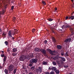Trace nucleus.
<instances>
[{"label": "nucleus", "instance_id": "17", "mask_svg": "<svg viewBox=\"0 0 74 74\" xmlns=\"http://www.w3.org/2000/svg\"><path fill=\"white\" fill-rule=\"evenodd\" d=\"M4 13V11L3 10L2 11H0V18L1 17V15L3 14Z\"/></svg>", "mask_w": 74, "mask_h": 74}, {"label": "nucleus", "instance_id": "54", "mask_svg": "<svg viewBox=\"0 0 74 74\" xmlns=\"http://www.w3.org/2000/svg\"><path fill=\"white\" fill-rule=\"evenodd\" d=\"M12 39L13 41L14 40V39H15V38L13 37V38H12Z\"/></svg>", "mask_w": 74, "mask_h": 74}, {"label": "nucleus", "instance_id": "19", "mask_svg": "<svg viewBox=\"0 0 74 74\" xmlns=\"http://www.w3.org/2000/svg\"><path fill=\"white\" fill-rule=\"evenodd\" d=\"M71 19L72 20H73L74 19V17L73 16H71L69 17V19Z\"/></svg>", "mask_w": 74, "mask_h": 74}, {"label": "nucleus", "instance_id": "33", "mask_svg": "<svg viewBox=\"0 0 74 74\" xmlns=\"http://www.w3.org/2000/svg\"><path fill=\"white\" fill-rule=\"evenodd\" d=\"M15 20H16V17H14L13 18V22L15 21Z\"/></svg>", "mask_w": 74, "mask_h": 74}, {"label": "nucleus", "instance_id": "9", "mask_svg": "<svg viewBox=\"0 0 74 74\" xmlns=\"http://www.w3.org/2000/svg\"><path fill=\"white\" fill-rule=\"evenodd\" d=\"M19 59L20 61H23L25 59V57L24 56H21L20 57Z\"/></svg>", "mask_w": 74, "mask_h": 74}, {"label": "nucleus", "instance_id": "37", "mask_svg": "<svg viewBox=\"0 0 74 74\" xmlns=\"http://www.w3.org/2000/svg\"><path fill=\"white\" fill-rule=\"evenodd\" d=\"M67 41H69V39H66L64 41V42H67Z\"/></svg>", "mask_w": 74, "mask_h": 74}, {"label": "nucleus", "instance_id": "55", "mask_svg": "<svg viewBox=\"0 0 74 74\" xmlns=\"http://www.w3.org/2000/svg\"><path fill=\"white\" fill-rule=\"evenodd\" d=\"M61 64H63V62L62 61L61 62Z\"/></svg>", "mask_w": 74, "mask_h": 74}, {"label": "nucleus", "instance_id": "2", "mask_svg": "<svg viewBox=\"0 0 74 74\" xmlns=\"http://www.w3.org/2000/svg\"><path fill=\"white\" fill-rule=\"evenodd\" d=\"M35 73H38V72L39 73H41V72H42V68L41 67L39 66L38 69H36L35 70Z\"/></svg>", "mask_w": 74, "mask_h": 74}, {"label": "nucleus", "instance_id": "41", "mask_svg": "<svg viewBox=\"0 0 74 74\" xmlns=\"http://www.w3.org/2000/svg\"><path fill=\"white\" fill-rule=\"evenodd\" d=\"M33 56H33V54H30V57H31L32 58H33Z\"/></svg>", "mask_w": 74, "mask_h": 74}, {"label": "nucleus", "instance_id": "62", "mask_svg": "<svg viewBox=\"0 0 74 74\" xmlns=\"http://www.w3.org/2000/svg\"><path fill=\"white\" fill-rule=\"evenodd\" d=\"M11 37L12 38L13 37H12V35H11Z\"/></svg>", "mask_w": 74, "mask_h": 74}, {"label": "nucleus", "instance_id": "1", "mask_svg": "<svg viewBox=\"0 0 74 74\" xmlns=\"http://www.w3.org/2000/svg\"><path fill=\"white\" fill-rule=\"evenodd\" d=\"M62 28L63 29H64L65 28H69V30L71 33H73V31H74L73 28H71V27L69 25H63L62 27Z\"/></svg>", "mask_w": 74, "mask_h": 74}, {"label": "nucleus", "instance_id": "15", "mask_svg": "<svg viewBox=\"0 0 74 74\" xmlns=\"http://www.w3.org/2000/svg\"><path fill=\"white\" fill-rule=\"evenodd\" d=\"M6 59L7 58L6 57H4L3 59V64H5V62H6Z\"/></svg>", "mask_w": 74, "mask_h": 74}, {"label": "nucleus", "instance_id": "28", "mask_svg": "<svg viewBox=\"0 0 74 74\" xmlns=\"http://www.w3.org/2000/svg\"><path fill=\"white\" fill-rule=\"evenodd\" d=\"M52 40H53V42H56V40L55 39V38H54V37L53 38Z\"/></svg>", "mask_w": 74, "mask_h": 74}, {"label": "nucleus", "instance_id": "49", "mask_svg": "<svg viewBox=\"0 0 74 74\" xmlns=\"http://www.w3.org/2000/svg\"><path fill=\"white\" fill-rule=\"evenodd\" d=\"M3 69V67L1 66H0V69Z\"/></svg>", "mask_w": 74, "mask_h": 74}, {"label": "nucleus", "instance_id": "42", "mask_svg": "<svg viewBox=\"0 0 74 74\" xmlns=\"http://www.w3.org/2000/svg\"><path fill=\"white\" fill-rule=\"evenodd\" d=\"M51 29L52 32V33H54V34H55V32L54 30H53V29Z\"/></svg>", "mask_w": 74, "mask_h": 74}, {"label": "nucleus", "instance_id": "4", "mask_svg": "<svg viewBox=\"0 0 74 74\" xmlns=\"http://www.w3.org/2000/svg\"><path fill=\"white\" fill-rule=\"evenodd\" d=\"M14 65L11 64L8 67V69L9 71H12L14 70Z\"/></svg>", "mask_w": 74, "mask_h": 74}, {"label": "nucleus", "instance_id": "11", "mask_svg": "<svg viewBox=\"0 0 74 74\" xmlns=\"http://www.w3.org/2000/svg\"><path fill=\"white\" fill-rule=\"evenodd\" d=\"M57 48L58 49H61L62 48V46L60 45H58L57 46Z\"/></svg>", "mask_w": 74, "mask_h": 74}, {"label": "nucleus", "instance_id": "46", "mask_svg": "<svg viewBox=\"0 0 74 74\" xmlns=\"http://www.w3.org/2000/svg\"><path fill=\"white\" fill-rule=\"evenodd\" d=\"M45 74H50V73L49 72H46Z\"/></svg>", "mask_w": 74, "mask_h": 74}, {"label": "nucleus", "instance_id": "24", "mask_svg": "<svg viewBox=\"0 0 74 74\" xmlns=\"http://www.w3.org/2000/svg\"><path fill=\"white\" fill-rule=\"evenodd\" d=\"M48 21H49V22H51L53 21V19H52L51 18H49L47 19Z\"/></svg>", "mask_w": 74, "mask_h": 74}, {"label": "nucleus", "instance_id": "13", "mask_svg": "<svg viewBox=\"0 0 74 74\" xmlns=\"http://www.w3.org/2000/svg\"><path fill=\"white\" fill-rule=\"evenodd\" d=\"M59 58L61 59H62V60L63 61V62H65V61H66L65 58H64L63 57H60Z\"/></svg>", "mask_w": 74, "mask_h": 74}, {"label": "nucleus", "instance_id": "63", "mask_svg": "<svg viewBox=\"0 0 74 74\" xmlns=\"http://www.w3.org/2000/svg\"><path fill=\"white\" fill-rule=\"evenodd\" d=\"M69 74H72L71 73H69Z\"/></svg>", "mask_w": 74, "mask_h": 74}, {"label": "nucleus", "instance_id": "25", "mask_svg": "<svg viewBox=\"0 0 74 74\" xmlns=\"http://www.w3.org/2000/svg\"><path fill=\"white\" fill-rule=\"evenodd\" d=\"M29 49H29V47L28 48H26L25 49V52H27V51H29Z\"/></svg>", "mask_w": 74, "mask_h": 74}, {"label": "nucleus", "instance_id": "57", "mask_svg": "<svg viewBox=\"0 0 74 74\" xmlns=\"http://www.w3.org/2000/svg\"><path fill=\"white\" fill-rule=\"evenodd\" d=\"M55 10H56H56H57V8H55Z\"/></svg>", "mask_w": 74, "mask_h": 74}, {"label": "nucleus", "instance_id": "5", "mask_svg": "<svg viewBox=\"0 0 74 74\" xmlns=\"http://www.w3.org/2000/svg\"><path fill=\"white\" fill-rule=\"evenodd\" d=\"M47 50L48 52L50 54H51V55H54L53 53L55 52V51H52V50H51V49H47Z\"/></svg>", "mask_w": 74, "mask_h": 74}, {"label": "nucleus", "instance_id": "14", "mask_svg": "<svg viewBox=\"0 0 74 74\" xmlns=\"http://www.w3.org/2000/svg\"><path fill=\"white\" fill-rule=\"evenodd\" d=\"M56 70V68L55 67H52L51 70L52 71H55Z\"/></svg>", "mask_w": 74, "mask_h": 74}, {"label": "nucleus", "instance_id": "52", "mask_svg": "<svg viewBox=\"0 0 74 74\" xmlns=\"http://www.w3.org/2000/svg\"><path fill=\"white\" fill-rule=\"evenodd\" d=\"M7 51L8 52H9V51H10V50L9 49H7Z\"/></svg>", "mask_w": 74, "mask_h": 74}, {"label": "nucleus", "instance_id": "40", "mask_svg": "<svg viewBox=\"0 0 74 74\" xmlns=\"http://www.w3.org/2000/svg\"><path fill=\"white\" fill-rule=\"evenodd\" d=\"M64 67L65 68H67L69 67V66L68 65H64Z\"/></svg>", "mask_w": 74, "mask_h": 74}, {"label": "nucleus", "instance_id": "50", "mask_svg": "<svg viewBox=\"0 0 74 74\" xmlns=\"http://www.w3.org/2000/svg\"><path fill=\"white\" fill-rule=\"evenodd\" d=\"M23 69H24V70H25V69H26V68L25 67H23Z\"/></svg>", "mask_w": 74, "mask_h": 74}, {"label": "nucleus", "instance_id": "30", "mask_svg": "<svg viewBox=\"0 0 74 74\" xmlns=\"http://www.w3.org/2000/svg\"><path fill=\"white\" fill-rule=\"evenodd\" d=\"M53 64L54 66H56V62L55 61L53 62Z\"/></svg>", "mask_w": 74, "mask_h": 74}, {"label": "nucleus", "instance_id": "8", "mask_svg": "<svg viewBox=\"0 0 74 74\" xmlns=\"http://www.w3.org/2000/svg\"><path fill=\"white\" fill-rule=\"evenodd\" d=\"M42 53L44 55V56H47V58H48V55L47 53L46 52V50L45 49H43L41 51Z\"/></svg>", "mask_w": 74, "mask_h": 74}, {"label": "nucleus", "instance_id": "44", "mask_svg": "<svg viewBox=\"0 0 74 74\" xmlns=\"http://www.w3.org/2000/svg\"><path fill=\"white\" fill-rule=\"evenodd\" d=\"M28 74H34V73L33 72H30L28 73Z\"/></svg>", "mask_w": 74, "mask_h": 74}, {"label": "nucleus", "instance_id": "43", "mask_svg": "<svg viewBox=\"0 0 74 74\" xmlns=\"http://www.w3.org/2000/svg\"><path fill=\"white\" fill-rule=\"evenodd\" d=\"M14 6H12L11 8L12 10H14Z\"/></svg>", "mask_w": 74, "mask_h": 74}, {"label": "nucleus", "instance_id": "6", "mask_svg": "<svg viewBox=\"0 0 74 74\" xmlns=\"http://www.w3.org/2000/svg\"><path fill=\"white\" fill-rule=\"evenodd\" d=\"M43 49H40V48H38V47H36L34 49V51H35V52H41L42 53V50Z\"/></svg>", "mask_w": 74, "mask_h": 74}, {"label": "nucleus", "instance_id": "56", "mask_svg": "<svg viewBox=\"0 0 74 74\" xmlns=\"http://www.w3.org/2000/svg\"><path fill=\"white\" fill-rule=\"evenodd\" d=\"M71 1L72 2V3L74 2V0H71Z\"/></svg>", "mask_w": 74, "mask_h": 74}, {"label": "nucleus", "instance_id": "20", "mask_svg": "<svg viewBox=\"0 0 74 74\" xmlns=\"http://www.w3.org/2000/svg\"><path fill=\"white\" fill-rule=\"evenodd\" d=\"M33 63L31 62V61H30V63L29 64V67H32V66H33Z\"/></svg>", "mask_w": 74, "mask_h": 74}, {"label": "nucleus", "instance_id": "47", "mask_svg": "<svg viewBox=\"0 0 74 74\" xmlns=\"http://www.w3.org/2000/svg\"><path fill=\"white\" fill-rule=\"evenodd\" d=\"M68 41H69V42L71 40V38H70L69 39H68Z\"/></svg>", "mask_w": 74, "mask_h": 74}, {"label": "nucleus", "instance_id": "35", "mask_svg": "<svg viewBox=\"0 0 74 74\" xmlns=\"http://www.w3.org/2000/svg\"><path fill=\"white\" fill-rule=\"evenodd\" d=\"M42 3L44 5H45L46 4V3H45V1H42Z\"/></svg>", "mask_w": 74, "mask_h": 74}, {"label": "nucleus", "instance_id": "29", "mask_svg": "<svg viewBox=\"0 0 74 74\" xmlns=\"http://www.w3.org/2000/svg\"><path fill=\"white\" fill-rule=\"evenodd\" d=\"M34 69H35V67L34 66H32L31 68V70H32V71H33L34 70Z\"/></svg>", "mask_w": 74, "mask_h": 74}, {"label": "nucleus", "instance_id": "34", "mask_svg": "<svg viewBox=\"0 0 74 74\" xmlns=\"http://www.w3.org/2000/svg\"><path fill=\"white\" fill-rule=\"evenodd\" d=\"M53 66H51L49 67V70H52V68Z\"/></svg>", "mask_w": 74, "mask_h": 74}, {"label": "nucleus", "instance_id": "23", "mask_svg": "<svg viewBox=\"0 0 74 74\" xmlns=\"http://www.w3.org/2000/svg\"><path fill=\"white\" fill-rule=\"evenodd\" d=\"M47 64H48V62H43V63H42L43 65H47Z\"/></svg>", "mask_w": 74, "mask_h": 74}, {"label": "nucleus", "instance_id": "16", "mask_svg": "<svg viewBox=\"0 0 74 74\" xmlns=\"http://www.w3.org/2000/svg\"><path fill=\"white\" fill-rule=\"evenodd\" d=\"M1 56L2 58H3V57H4V58H7V56H5V55L4 54H3V53L1 54Z\"/></svg>", "mask_w": 74, "mask_h": 74}, {"label": "nucleus", "instance_id": "38", "mask_svg": "<svg viewBox=\"0 0 74 74\" xmlns=\"http://www.w3.org/2000/svg\"><path fill=\"white\" fill-rule=\"evenodd\" d=\"M55 73V72H53V71H51L50 73V74H54Z\"/></svg>", "mask_w": 74, "mask_h": 74}, {"label": "nucleus", "instance_id": "36", "mask_svg": "<svg viewBox=\"0 0 74 74\" xmlns=\"http://www.w3.org/2000/svg\"><path fill=\"white\" fill-rule=\"evenodd\" d=\"M35 31H36V29H33L32 30V32L33 33H34V32Z\"/></svg>", "mask_w": 74, "mask_h": 74}, {"label": "nucleus", "instance_id": "61", "mask_svg": "<svg viewBox=\"0 0 74 74\" xmlns=\"http://www.w3.org/2000/svg\"><path fill=\"white\" fill-rule=\"evenodd\" d=\"M26 73H27V71L26 72Z\"/></svg>", "mask_w": 74, "mask_h": 74}, {"label": "nucleus", "instance_id": "48", "mask_svg": "<svg viewBox=\"0 0 74 74\" xmlns=\"http://www.w3.org/2000/svg\"><path fill=\"white\" fill-rule=\"evenodd\" d=\"M2 1V3H4V1H5V0H0V1Z\"/></svg>", "mask_w": 74, "mask_h": 74}, {"label": "nucleus", "instance_id": "39", "mask_svg": "<svg viewBox=\"0 0 74 74\" xmlns=\"http://www.w3.org/2000/svg\"><path fill=\"white\" fill-rule=\"evenodd\" d=\"M44 42H45V44H47V42H48V41H47V40H45Z\"/></svg>", "mask_w": 74, "mask_h": 74}, {"label": "nucleus", "instance_id": "18", "mask_svg": "<svg viewBox=\"0 0 74 74\" xmlns=\"http://www.w3.org/2000/svg\"><path fill=\"white\" fill-rule=\"evenodd\" d=\"M4 71L5 73V74H8V70H7V69H5L4 70Z\"/></svg>", "mask_w": 74, "mask_h": 74}, {"label": "nucleus", "instance_id": "27", "mask_svg": "<svg viewBox=\"0 0 74 74\" xmlns=\"http://www.w3.org/2000/svg\"><path fill=\"white\" fill-rule=\"evenodd\" d=\"M5 45H6V46H7V45H8V42L7 41H5Z\"/></svg>", "mask_w": 74, "mask_h": 74}, {"label": "nucleus", "instance_id": "60", "mask_svg": "<svg viewBox=\"0 0 74 74\" xmlns=\"http://www.w3.org/2000/svg\"><path fill=\"white\" fill-rule=\"evenodd\" d=\"M25 71H26V72L27 71V70H25Z\"/></svg>", "mask_w": 74, "mask_h": 74}, {"label": "nucleus", "instance_id": "53", "mask_svg": "<svg viewBox=\"0 0 74 74\" xmlns=\"http://www.w3.org/2000/svg\"><path fill=\"white\" fill-rule=\"evenodd\" d=\"M58 61H57V63H58V64H60V63H59V62H58Z\"/></svg>", "mask_w": 74, "mask_h": 74}, {"label": "nucleus", "instance_id": "26", "mask_svg": "<svg viewBox=\"0 0 74 74\" xmlns=\"http://www.w3.org/2000/svg\"><path fill=\"white\" fill-rule=\"evenodd\" d=\"M17 53H12V55L13 56H16V55H17Z\"/></svg>", "mask_w": 74, "mask_h": 74}, {"label": "nucleus", "instance_id": "64", "mask_svg": "<svg viewBox=\"0 0 74 74\" xmlns=\"http://www.w3.org/2000/svg\"><path fill=\"white\" fill-rule=\"evenodd\" d=\"M1 3V2H0Z\"/></svg>", "mask_w": 74, "mask_h": 74}, {"label": "nucleus", "instance_id": "12", "mask_svg": "<svg viewBox=\"0 0 74 74\" xmlns=\"http://www.w3.org/2000/svg\"><path fill=\"white\" fill-rule=\"evenodd\" d=\"M13 52H17L18 50L16 48H14L12 50Z\"/></svg>", "mask_w": 74, "mask_h": 74}, {"label": "nucleus", "instance_id": "58", "mask_svg": "<svg viewBox=\"0 0 74 74\" xmlns=\"http://www.w3.org/2000/svg\"><path fill=\"white\" fill-rule=\"evenodd\" d=\"M1 52H2V53H4V51H2Z\"/></svg>", "mask_w": 74, "mask_h": 74}, {"label": "nucleus", "instance_id": "7", "mask_svg": "<svg viewBox=\"0 0 74 74\" xmlns=\"http://www.w3.org/2000/svg\"><path fill=\"white\" fill-rule=\"evenodd\" d=\"M31 63H33V64L34 63H36L37 62V61L38 60L36 58H33L30 61Z\"/></svg>", "mask_w": 74, "mask_h": 74}, {"label": "nucleus", "instance_id": "22", "mask_svg": "<svg viewBox=\"0 0 74 74\" xmlns=\"http://www.w3.org/2000/svg\"><path fill=\"white\" fill-rule=\"evenodd\" d=\"M17 70V68H16L15 69H14V71H13V73L14 74H15L16 73V70Z\"/></svg>", "mask_w": 74, "mask_h": 74}, {"label": "nucleus", "instance_id": "51", "mask_svg": "<svg viewBox=\"0 0 74 74\" xmlns=\"http://www.w3.org/2000/svg\"><path fill=\"white\" fill-rule=\"evenodd\" d=\"M61 55H62V56H63L64 55V53H61Z\"/></svg>", "mask_w": 74, "mask_h": 74}, {"label": "nucleus", "instance_id": "59", "mask_svg": "<svg viewBox=\"0 0 74 74\" xmlns=\"http://www.w3.org/2000/svg\"><path fill=\"white\" fill-rule=\"evenodd\" d=\"M1 32V29H0V32Z\"/></svg>", "mask_w": 74, "mask_h": 74}, {"label": "nucleus", "instance_id": "3", "mask_svg": "<svg viewBox=\"0 0 74 74\" xmlns=\"http://www.w3.org/2000/svg\"><path fill=\"white\" fill-rule=\"evenodd\" d=\"M16 32H17V30H16L15 31L13 32H12L10 30L9 31L8 33V35L9 37H11V36H12V35L13 34L14 35L15 33H16Z\"/></svg>", "mask_w": 74, "mask_h": 74}, {"label": "nucleus", "instance_id": "45", "mask_svg": "<svg viewBox=\"0 0 74 74\" xmlns=\"http://www.w3.org/2000/svg\"><path fill=\"white\" fill-rule=\"evenodd\" d=\"M66 20H67L68 19H69V17L66 16L65 18Z\"/></svg>", "mask_w": 74, "mask_h": 74}, {"label": "nucleus", "instance_id": "10", "mask_svg": "<svg viewBox=\"0 0 74 74\" xmlns=\"http://www.w3.org/2000/svg\"><path fill=\"white\" fill-rule=\"evenodd\" d=\"M58 59L59 56H56L54 57L53 58V60H58Z\"/></svg>", "mask_w": 74, "mask_h": 74}, {"label": "nucleus", "instance_id": "31", "mask_svg": "<svg viewBox=\"0 0 74 74\" xmlns=\"http://www.w3.org/2000/svg\"><path fill=\"white\" fill-rule=\"evenodd\" d=\"M65 56H69V55L68 54V51H67L65 53Z\"/></svg>", "mask_w": 74, "mask_h": 74}, {"label": "nucleus", "instance_id": "21", "mask_svg": "<svg viewBox=\"0 0 74 74\" xmlns=\"http://www.w3.org/2000/svg\"><path fill=\"white\" fill-rule=\"evenodd\" d=\"M55 72H56V74H59V70L58 69H56L55 71Z\"/></svg>", "mask_w": 74, "mask_h": 74}, {"label": "nucleus", "instance_id": "32", "mask_svg": "<svg viewBox=\"0 0 74 74\" xmlns=\"http://www.w3.org/2000/svg\"><path fill=\"white\" fill-rule=\"evenodd\" d=\"M6 32H3L2 34V36H6Z\"/></svg>", "mask_w": 74, "mask_h": 74}]
</instances>
